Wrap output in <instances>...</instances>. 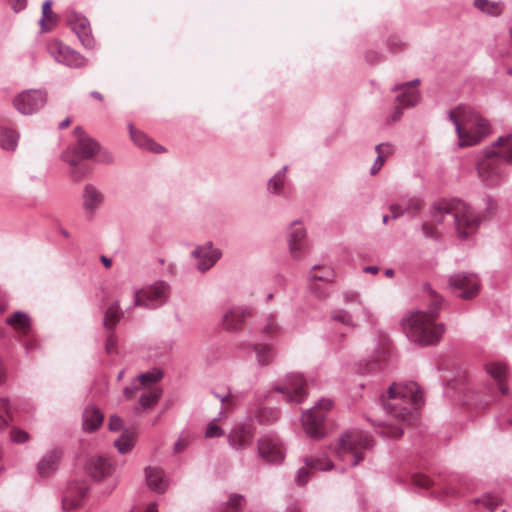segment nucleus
I'll return each mask as SVG.
<instances>
[{"label":"nucleus","instance_id":"a18cd8bd","mask_svg":"<svg viewBox=\"0 0 512 512\" xmlns=\"http://www.w3.org/2000/svg\"><path fill=\"white\" fill-rule=\"evenodd\" d=\"M260 423L270 424L279 418V411L275 408H262L257 414Z\"/></svg>","mask_w":512,"mask_h":512},{"label":"nucleus","instance_id":"c03bdc74","mask_svg":"<svg viewBox=\"0 0 512 512\" xmlns=\"http://www.w3.org/2000/svg\"><path fill=\"white\" fill-rule=\"evenodd\" d=\"M474 5L479 10L486 12L493 16L499 15L502 11L501 4L489 2L487 0H475Z\"/></svg>","mask_w":512,"mask_h":512},{"label":"nucleus","instance_id":"f03ea898","mask_svg":"<svg viewBox=\"0 0 512 512\" xmlns=\"http://www.w3.org/2000/svg\"><path fill=\"white\" fill-rule=\"evenodd\" d=\"M423 393L416 383L392 384L381 401L385 411L396 420L406 422L414 406L422 402Z\"/></svg>","mask_w":512,"mask_h":512},{"label":"nucleus","instance_id":"49530a36","mask_svg":"<svg viewBox=\"0 0 512 512\" xmlns=\"http://www.w3.org/2000/svg\"><path fill=\"white\" fill-rule=\"evenodd\" d=\"M10 401L6 397H0V431L4 430L9 423Z\"/></svg>","mask_w":512,"mask_h":512},{"label":"nucleus","instance_id":"7ed1b4c3","mask_svg":"<svg viewBox=\"0 0 512 512\" xmlns=\"http://www.w3.org/2000/svg\"><path fill=\"white\" fill-rule=\"evenodd\" d=\"M450 119L456 126L461 147L476 145L489 133L487 121L470 107L454 109Z\"/></svg>","mask_w":512,"mask_h":512},{"label":"nucleus","instance_id":"4c0bfd02","mask_svg":"<svg viewBox=\"0 0 512 512\" xmlns=\"http://www.w3.org/2000/svg\"><path fill=\"white\" fill-rule=\"evenodd\" d=\"M19 137V133L11 128L0 129V147L9 152L15 151Z\"/></svg>","mask_w":512,"mask_h":512},{"label":"nucleus","instance_id":"20e7f679","mask_svg":"<svg viewBox=\"0 0 512 512\" xmlns=\"http://www.w3.org/2000/svg\"><path fill=\"white\" fill-rule=\"evenodd\" d=\"M73 132L77 139V144L64 151L62 159L72 167V176L76 179H81L86 175L87 169L79 167L80 163L96 155L100 147L81 127H75Z\"/></svg>","mask_w":512,"mask_h":512},{"label":"nucleus","instance_id":"dca6fc26","mask_svg":"<svg viewBox=\"0 0 512 512\" xmlns=\"http://www.w3.org/2000/svg\"><path fill=\"white\" fill-rule=\"evenodd\" d=\"M450 286L463 299H471L479 292V282L475 274L457 273L450 277Z\"/></svg>","mask_w":512,"mask_h":512},{"label":"nucleus","instance_id":"8fccbe9b","mask_svg":"<svg viewBox=\"0 0 512 512\" xmlns=\"http://www.w3.org/2000/svg\"><path fill=\"white\" fill-rule=\"evenodd\" d=\"M280 331V327L278 323L276 322L274 315H269L264 325L262 326V332L268 335H274Z\"/></svg>","mask_w":512,"mask_h":512},{"label":"nucleus","instance_id":"f8f14e48","mask_svg":"<svg viewBox=\"0 0 512 512\" xmlns=\"http://www.w3.org/2000/svg\"><path fill=\"white\" fill-rule=\"evenodd\" d=\"M50 55L60 64L70 68L79 69L87 65V59L78 51L64 45L60 41H52L48 44Z\"/></svg>","mask_w":512,"mask_h":512},{"label":"nucleus","instance_id":"3c124183","mask_svg":"<svg viewBox=\"0 0 512 512\" xmlns=\"http://www.w3.org/2000/svg\"><path fill=\"white\" fill-rule=\"evenodd\" d=\"M114 445L121 454H125L132 449V438L122 435L117 440H115Z\"/></svg>","mask_w":512,"mask_h":512},{"label":"nucleus","instance_id":"a19ab883","mask_svg":"<svg viewBox=\"0 0 512 512\" xmlns=\"http://www.w3.org/2000/svg\"><path fill=\"white\" fill-rule=\"evenodd\" d=\"M161 395H162V389L158 388V387H153L152 389H150V391L148 393L140 396L139 405L143 409L152 408L157 404Z\"/></svg>","mask_w":512,"mask_h":512},{"label":"nucleus","instance_id":"393cba45","mask_svg":"<svg viewBox=\"0 0 512 512\" xmlns=\"http://www.w3.org/2000/svg\"><path fill=\"white\" fill-rule=\"evenodd\" d=\"M61 451L53 449L47 452L37 464V471L41 477H48L53 474L59 465L61 458Z\"/></svg>","mask_w":512,"mask_h":512},{"label":"nucleus","instance_id":"5701e85b","mask_svg":"<svg viewBox=\"0 0 512 512\" xmlns=\"http://www.w3.org/2000/svg\"><path fill=\"white\" fill-rule=\"evenodd\" d=\"M85 469L93 479L101 480L110 475L112 467L105 457L92 456L87 460Z\"/></svg>","mask_w":512,"mask_h":512},{"label":"nucleus","instance_id":"b1692460","mask_svg":"<svg viewBox=\"0 0 512 512\" xmlns=\"http://www.w3.org/2000/svg\"><path fill=\"white\" fill-rule=\"evenodd\" d=\"M104 196L94 185L87 184L83 190V208L86 213L93 214L103 203Z\"/></svg>","mask_w":512,"mask_h":512},{"label":"nucleus","instance_id":"13d9d810","mask_svg":"<svg viewBox=\"0 0 512 512\" xmlns=\"http://www.w3.org/2000/svg\"><path fill=\"white\" fill-rule=\"evenodd\" d=\"M105 351L107 354L117 353V338L113 331H109L105 341Z\"/></svg>","mask_w":512,"mask_h":512},{"label":"nucleus","instance_id":"72a5a7b5","mask_svg":"<svg viewBox=\"0 0 512 512\" xmlns=\"http://www.w3.org/2000/svg\"><path fill=\"white\" fill-rule=\"evenodd\" d=\"M394 146L390 143H382L375 147L377 158L370 169L371 175H376L386 162V160L394 153Z\"/></svg>","mask_w":512,"mask_h":512},{"label":"nucleus","instance_id":"4be33fe9","mask_svg":"<svg viewBox=\"0 0 512 512\" xmlns=\"http://www.w3.org/2000/svg\"><path fill=\"white\" fill-rule=\"evenodd\" d=\"M488 149L503 165H512V135L500 136Z\"/></svg>","mask_w":512,"mask_h":512},{"label":"nucleus","instance_id":"052dcab7","mask_svg":"<svg viewBox=\"0 0 512 512\" xmlns=\"http://www.w3.org/2000/svg\"><path fill=\"white\" fill-rule=\"evenodd\" d=\"M222 435H224V432L218 425H216L214 422H210L208 424L205 432V436L207 438H215L220 437Z\"/></svg>","mask_w":512,"mask_h":512},{"label":"nucleus","instance_id":"a878e982","mask_svg":"<svg viewBox=\"0 0 512 512\" xmlns=\"http://www.w3.org/2000/svg\"><path fill=\"white\" fill-rule=\"evenodd\" d=\"M373 438L370 434L363 431L354 433V465L358 464L365 457V451L373 446Z\"/></svg>","mask_w":512,"mask_h":512},{"label":"nucleus","instance_id":"aec40b11","mask_svg":"<svg viewBox=\"0 0 512 512\" xmlns=\"http://www.w3.org/2000/svg\"><path fill=\"white\" fill-rule=\"evenodd\" d=\"M254 434L255 432L252 425H238L228 434L229 445L236 450L246 449L252 444Z\"/></svg>","mask_w":512,"mask_h":512},{"label":"nucleus","instance_id":"680f3d73","mask_svg":"<svg viewBox=\"0 0 512 512\" xmlns=\"http://www.w3.org/2000/svg\"><path fill=\"white\" fill-rule=\"evenodd\" d=\"M22 345L27 355H30L34 350H36L39 347L37 340L33 338L24 339L22 341Z\"/></svg>","mask_w":512,"mask_h":512},{"label":"nucleus","instance_id":"c756f323","mask_svg":"<svg viewBox=\"0 0 512 512\" xmlns=\"http://www.w3.org/2000/svg\"><path fill=\"white\" fill-rule=\"evenodd\" d=\"M6 323L21 336H26L31 330V318L23 311L12 313L7 317Z\"/></svg>","mask_w":512,"mask_h":512},{"label":"nucleus","instance_id":"412c9836","mask_svg":"<svg viewBox=\"0 0 512 512\" xmlns=\"http://www.w3.org/2000/svg\"><path fill=\"white\" fill-rule=\"evenodd\" d=\"M252 314V309L247 306H235L228 309L222 318V326L227 331L240 329L246 318Z\"/></svg>","mask_w":512,"mask_h":512},{"label":"nucleus","instance_id":"5fc2aeb1","mask_svg":"<svg viewBox=\"0 0 512 512\" xmlns=\"http://www.w3.org/2000/svg\"><path fill=\"white\" fill-rule=\"evenodd\" d=\"M331 318L333 321L339 322L346 326H350V324H351V316H350L349 312L342 310V309H335L332 312Z\"/></svg>","mask_w":512,"mask_h":512},{"label":"nucleus","instance_id":"f257e3e1","mask_svg":"<svg viewBox=\"0 0 512 512\" xmlns=\"http://www.w3.org/2000/svg\"><path fill=\"white\" fill-rule=\"evenodd\" d=\"M441 302V296L432 292V307L429 311H412L402 318V329L411 341L420 345H433L441 339L445 331L444 325L437 322Z\"/></svg>","mask_w":512,"mask_h":512},{"label":"nucleus","instance_id":"7c9ffc66","mask_svg":"<svg viewBox=\"0 0 512 512\" xmlns=\"http://www.w3.org/2000/svg\"><path fill=\"white\" fill-rule=\"evenodd\" d=\"M83 428L85 431L93 432L103 423V413L95 406L87 407L82 415Z\"/></svg>","mask_w":512,"mask_h":512},{"label":"nucleus","instance_id":"423d86ee","mask_svg":"<svg viewBox=\"0 0 512 512\" xmlns=\"http://www.w3.org/2000/svg\"><path fill=\"white\" fill-rule=\"evenodd\" d=\"M331 399H320L315 406L306 410L301 417L305 433L313 440H320L325 436V411L332 408Z\"/></svg>","mask_w":512,"mask_h":512},{"label":"nucleus","instance_id":"09e8293b","mask_svg":"<svg viewBox=\"0 0 512 512\" xmlns=\"http://www.w3.org/2000/svg\"><path fill=\"white\" fill-rule=\"evenodd\" d=\"M192 436L189 433H182L173 447L174 454L183 452L191 443Z\"/></svg>","mask_w":512,"mask_h":512},{"label":"nucleus","instance_id":"69168bd1","mask_svg":"<svg viewBox=\"0 0 512 512\" xmlns=\"http://www.w3.org/2000/svg\"><path fill=\"white\" fill-rule=\"evenodd\" d=\"M28 0H8L9 5L15 13L23 11L27 7Z\"/></svg>","mask_w":512,"mask_h":512},{"label":"nucleus","instance_id":"c9c22d12","mask_svg":"<svg viewBox=\"0 0 512 512\" xmlns=\"http://www.w3.org/2000/svg\"><path fill=\"white\" fill-rule=\"evenodd\" d=\"M422 207V201L418 198H409L403 200L402 204H393L390 206V211L393 214V218H397L404 214L405 212L416 213Z\"/></svg>","mask_w":512,"mask_h":512},{"label":"nucleus","instance_id":"4468645a","mask_svg":"<svg viewBox=\"0 0 512 512\" xmlns=\"http://www.w3.org/2000/svg\"><path fill=\"white\" fill-rule=\"evenodd\" d=\"M259 457L267 463L280 464L285 458V451L280 440L272 435L262 436L257 442Z\"/></svg>","mask_w":512,"mask_h":512},{"label":"nucleus","instance_id":"c85d7f7f","mask_svg":"<svg viewBox=\"0 0 512 512\" xmlns=\"http://www.w3.org/2000/svg\"><path fill=\"white\" fill-rule=\"evenodd\" d=\"M288 166H283L267 181V192L270 195L283 196L287 186Z\"/></svg>","mask_w":512,"mask_h":512},{"label":"nucleus","instance_id":"338daca9","mask_svg":"<svg viewBox=\"0 0 512 512\" xmlns=\"http://www.w3.org/2000/svg\"><path fill=\"white\" fill-rule=\"evenodd\" d=\"M388 45L393 52H397L404 47V43L397 37H391L388 40Z\"/></svg>","mask_w":512,"mask_h":512},{"label":"nucleus","instance_id":"2eb2a0df","mask_svg":"<svg viewBox=\"0 0 512 512\" xmlns=\"http://www.w3.org/2000/svg\"><path fill=\"white\" fill-rule=\"evenodd\" d=\"M67 22L86 49L92 50L95 48L96 43L92 35L90 22L85 16L75 11H71L67 16Z\"/></svg>","mask_w":512,"mask_h":512},{"label":"nucleus","instance_id":"4d7b16f0","mask_svg":"<svg viewBox=\"0 0 512 512\" xmlns=\"http://www.w3.org/2000/svg\"><path fill=\"white\" fill-rule=\"evenodd\" d=\"M309 469L310 468L307 467L306 465H305V467H301L300 469H298V471L296 472V475H295V483L297 485L303 486L309 481V478H310Z\"/></svg>","mask_w":512,"mask_h":512},{"label":"nucleus","instance_id":"0e129e2a","mask_svg":"<svg viewBox=\"0 0 512 512\" xmlns=\"http://www.w3.org/2000/svg\"><path fill=\"white\" fill-rule=\"evenodd\" d=\"M383 433L390 438H399L402 436L403 431L399 427L385 426L383 429Z\"/></svg>","mask_w":512,"mask_h":512},{"label":"nucleus","instance_id":"37998d69","mask_svg":"<svg viewBox=\"0 0 512 512\" xmlns=\"http://www.w3.org/2000/svg\"><path fill=\"white\" fill-rule=\"evenodd\" d=\"M305 464L310 469L320 471H328L334 467L333 463L326 457L306 458Z\"/></svg>","mask_w":512,"mask_h":512},{"label":"nucleus","instance_id":"f704fd0d","mask_svg":"<svg viewBox=\"0 0 512 512\" xmlns=\"http://www.w3.org/2000/svg\"><path fill=\"white\" fill-rule=\"evenodd\" d=\"M123 312L121 311L118 301L112 302L105 311L103 325L108 331H113L122 318Z\"/></svg>","mask_w":512,"mask_h":512},{"label":"nucleus","instance_id":"864d4df0","mask_svg":"<svg viewBox=\"0 0 512 512\" xmlns=\"http://www.w3.org/2000/svg\"><path fill=\"white\" fill-rule=\"evenodd\" d=\"M51 5V0H46L42 5V18L39 20V24L41 26L42 31H48L46 21L49 20L52 15Z\"/></svg>","mask_w":512,"mask_h":512},{"label":"nucleus","instance_id":"58836bf2","mask_svg":"<svg viewBox=\"0 0 512 512\" xmlns=\"http://www.w3.org/2000/svg\"><path fill=\"white\" fill-rule=\"evenodd\" d=\"M253 349L259 366H267L272 362L274 351L271 346L267 344H254Z\"/></svg>","mask_w":512,"mask_h":512},{"label":"nucleus","instance_id":"e433bc0d","mask_svg":"<svg viewBox=\"0 0 512 512\" xmlns=\"http://www.w3.org/2000/svg\"><path fill=\"white\" fill-rule=\"evenodd\" d=\"M487 373L494 378L498 384L499 390L506 394L508 387L505 383L506 378V366L499 363H489L486 366Z\"/></svg>","mask_w":512,"mask_h":512},{"label":"nucleus","instance_id":"e2e57ef3","mask_svg":"<svg viewBox=\"0 0 512 512\" xmlns=\"http://www.w3.org/2000/svg\"><path fill=\"white\" fill-rule=\"evenodd\" d=\"M108 426L111 431H120L123 426V421L119 416L112 415L110 416Z\"/></svg>","mask_w":512,"mask_h":512},{"label":"nucleus","instance_id":"2f4dec72","mask_svg":"<svg viewBox=\"0 0 512 512\" xmlns=\"http://www.w3.org/2000/svg\"><path fill=\"white\" fill-rule=\"evenodd\" d=\"M335 272L328 265H314L308 272V282H321L329 284L334 281Z\"/></svg>","mask_w":512,"mask_h":512},{"label":"nucleus","instance_id":"473e14b6","mask_svg":"<svg viewBox=\"0 0 512 512\" xmlns=\"http://www.w3.org/2000/svg\"><path fill=\"white\" fill-rule=\"evenodd\" d=\"M335 456L344 460L352 455V433L347 430L339 436L333 446Z\"/></svg>","mask_w":512,"mask_h":512},{"label":"nucleus","instance_id":"cd10ccee","mask_svg":"<svg viewBox=\"0 0 512 512\" xmlns=\"http://www.w3.org/2000/svg\"><path fill=\"white\" fill-rule=\"evenodd\" d=\"M129 133L131 140L134 142L135 145H137L140 148L152 151V152H162L164 151V148L157 143H155L151 138H149L146 134L143 132L137 130L132 123L128 124Z\"/></svg>","mask_w":512,"mask_h":512},{"label":"nucleus","instance_id":"79ce46f5","mask_svg":"<svg viewBox=\"0 0 512 512\" xmlns=\"http://www.w3.org/2000/svg\"><path fill=\"white\" fill-rule=\"evenodd\" d=\"M163 378V372L159 368H153L150 371L140 374L137 380L143 387H149L152 384L157 383Z\"/></svg>","mask_w":512,"mask_h":512},{"label":"nucleus","instance_id":"603ef678","mask_svg":"<svg viewBox=\"0 0 512 512\" xmlns=\"http://www.w3.org/2000/svg\"><path fill=\"white\" fill-rule=\"evenodd\" d=\"M475 503H481L483 506L493 512L500 504V499L496 496L484 495L483 497L476 499Z\"/></svg>","mask_w":512,"mask_h":512},{"label":"nucleus","instance_id":"774afa93","mask_svg":"<svg viewBox=\"0 0 512 512\" xmlns=\"http://www.w3.org/2000/svg\"><path fill=\"white\" fill-rule=\"evenodd\" d=\"M7 380V368L4 364L2 357L0 356V386L5 384Z\"/></svg>","mask_w":512,"mask_h":512},{"label":"nucleus","instance_id":"9b49d317","mask_svg":"<svg viewBox=\"0 0 512 512\" xmlns=\"http://www.w3.org/2000/svg\"><path fill=\"white\" fill-rule=\"evenodd\" d=\"M287 245L294 260H301L309 250L306 228L299 220L291 222L287 229Z\"/></svg>","mask_w":512,"mask_h":512},{"label":"nucleus","instance_id":"39448f33","mask_svg":"<svg viewBox=\"0 0 512 512\" xmlns=\"http://www.w3.org/2000/svg\"><path fill=\"white\" fill-rule=\"evenodd\" d=\"M453 228L458 238L465 239L474 234L482 221L481 215L469 204L454 199Z\"/></svg>","mask_w":512,"mask_h":512},{"label":"nucleus","instance_id":"6e6d98bb","mask_svg":"<svg viewBox=\"0 0 512 512\" xmlns=\"http://www.w3.org/2000/svg\"><path fill=\"white\" fill-rule=\"evenodd\" d=\"M10 439L14 443L22 444L29 440V434L20 428L14 427L10 431Z\"/></svg>","mask_w":512,"mask_h":512},{"label":"nucleus","instance_id":"1a4fd4ad","mask_svg":"<svg viewBox=\"0 0 512 512\" xmlns=\"http://www.w3.org/2000/svg\"><path fill=\"white\" fill-rule=\"evenodd\" d=\"M170 286L164 281H159L150 287L135 292L133 306H141L148 309H155L162 306L168 300Z\"/></svg>","mask_w":512,"mask_h":512},{"label":"nucleus","instance_id":"f3484780","mask_svg":"<svg viewBox=\"0 0 512 512\" xmlns=\"http://www.w3.org/2000/svg\"><path fill=\"white\" fill-rule=\"evenodd\" d=\"M191 256L197 260V268L201 272L208 271L221 257L219 249L213 247L211 242L198 246L191 252Z\"/></svg>","mask_w":512,"mask_h":512},{"label":"nucleus","instance_id":"9d476101","mask_svg":"<svg viewBox=\"0 0 512 512\" xmlns=\"http://www.w3.org/2000/svg\"><path fill=\"white\" fill-rule=\"evenodd\" d=\"M47 102V93L42 89H27L17 94L12 104L22 115H32Z\"/></svg>","mask_w":512,"mask_h":512},{"label":"nucleus","instance_id":"0eeeda50","mask_svg":"<svg viewBox=\"0 0 512 512\" xmlns=\"http://www.w3.org/2000/svg\"><path fill=\"white\" fill-rule=\"evenodd\" d=\"M454 209L453 200H441L435 203L431 211V221L422 225V231L425 236L430 238H439L441 231L440 226H450L454 223L452 211Z\"/></svg>","mask_w":512,"mask_h":512},{"label":"nucleus","instance_id":"de8ad7c7","mask_svg":"<svg viewBox=\"0 0 512 512\" xmlns=\"http://www.w3.org/2000/svg\"><path fill=\"white\" fill-rule=\"evenodd\" d=\"M327 284H319L318 282H308L309 291L318 299H325L329 296Z\"/></svg>","mask_w":512,"mask_h":512},{"label":"nucleus","instance_id":"ea45409f","mask_svg":"<svg viewBox=\"0 0 512 512\" xmlns=\"http://www.w3.org/2000/svg\"><path fill=\"white\" fill-rule=\"evenodd\" d=\"M244 504V496L240 494H231L229 499L218 508L217 512H240Z\"/></svg>","mask_w":512,"mask_h":512},{"label":"nucleus","instance_id":"ddd939ff","mask_svg":"<svg viewBox=\"0 0 512 512\" xmlns=\"http://www.w3.org/2000/svg\"><path fill=\"white\" fill-rule=\"evenodd\" d=\"M306 381L299 373H290L282 385H276L274 390L284 394L288 403H301L307 397Z\"/></svg>","mask_w":512,"mask_h":512},{"label":"nucleus","instance_id":"6ab92c4d","mask_svg":"<svg viewBox=\"0 0 512 512\" xmlns=\"http://www.w3.org/2000/svg\"><path fill=\"white\" fill-rule=\"evenodd\" d=\"M88 484L86 481H71L69 482L62 500V507L64 510H71L80 505L81 500L88 492Z\"/></svg>","mask_w":512,"mask_h":512},{"label":"nucleus","instance_id":"bb28decb","mask_svg":"<svg viewBox=\"0 0 512 512\" xmlns=\"http://www.w3.org/2000/svg\"><path fill=\"white\" fill-rule=\"evenodd\" d=\"M145 477L150 489L158 493H163L166 490L168 482L162 469L158 467H147L145 469Z\"/></svg>","mask_w":512,"mask_h":512},{"label":"nucleus","instance_id":"6e6552de","mask_svg":"<svg viewBox=\"0 0 512 512\" xmlns=\"http://www.w3.org/2000/svg\"><path fill=\"white\" fill-rule=\"evenodd\" d=\"M479 179L489 186H495L504 178V169L501 161L487 148L476 163Z\"/></svg>","mask_w":512,"mask_h":512},{"label":"nucleus","instance_id":"bf43d9fd","mask_svg":"<svg viewBox=\"0 0 512 512\" xmlns=\"http://www.w3.org/2000/svg\"><path fill=\"white\" fill-rule=\"evenodd\" d=\"M413 482L416 486L421 487V488H426V489L432 487V485H433L432 480L428 476L423 475V474L415 475L413 477Z\"/></svg>","mask_w":512,"mask_h":512},{"label":"nucleus","instance_id":"a211bd4d","mask_svg":"<svg viewBox=\"0 0 512 512\" xmlns=\"http://www.w3.org/2000/svg\"><path fill=\"white\" fill-rule=\"evenodd\" d=\"M418 80L400 85L397 89L401 93L397 96V106L393 114V120L397 121L401 117V109L415 105L419 100V93L416 89Z\"/></svg>","mask_w":512,"mask_h":512}]
</instances>
